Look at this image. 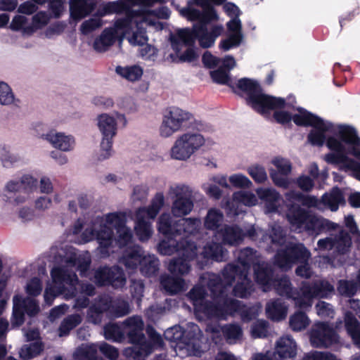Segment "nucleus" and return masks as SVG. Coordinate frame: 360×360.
I'll list each match as a JSON object with an SVG mask.
<instances>
[{"label":"nucleus","instance_id":"nucleus-1","mask_svg":"<svg viewBox=\"0 0 360 360\" xmlns=\"http://www.w3.org/2000/svg\"><path fill=\"white\" fill-rule=\"evenodd\" d=\"M127 213L122 211L98 216L89 222L79 219L72 227V233L82 232L81 239L83 243L96 240L98 255L101 258H106L114 252L116 245L121 248L131 242L133 233L131 229L127 226Z\"/></svg>","mask_w":360,"mask_h":360},{"label":"nucleus","instance_id":"nucleus-2","mask_svg":"<svg viewBox=\"0 0 360 360\" xmlns=\"http://www.w3.org/2000/svg\"><path fill=\"white\" fill-rule=\"evenodd\" d=\"M252 266L256 282L263 291L270 288L271 266L265 262L257 251L246 248L241 250L238 255V264H228L222 272L224 282L231 286L234 295L240 298L249 297L254 291V284L248 278L250 266Z\"/></svg>","mask_w":360,"mask_h":360},{"label":"nucleus","instance_id":"nucleus-3","mask_svg":"<svg viewBox=\"0 0 360 360\" xmlns=\"http://www.w3.org/2000/svg\"><path fill=\"white\" fill-rule=\"evenodd\" d=\"M91 257L88 253H79L70 249L62 258L61 264L55 266L51 271L52 283H49L44 291L45 303L50 306L59 295L66 299L74 297L79 283L76 270L81 276L88 277L91 264Z\"/></svg>","mask_w":360,"mask_h":360},{"label":"nucleus","instance_id":"nucleus-4","mask_svg":"<svg viewBox=\"0 0 360 360\" xmlns=\"http://www.w3.org/2000/svg\"><path fill=\"white\" fill-rule=\"evenodd\" d=\"M202 278L207 281V288L211 292V300L207 299L205 287L195 285L186 294L192 303L195 315L200 321L206 319H217L223 314V298L226 297L229 286L219 276L214 274H205Z\"/></svg>","mask_w":360,"mask_h":360},{"label":"nucleus","instance_id":"nucleus-5","mask_svg":"<svg viewBox=\"0 0 360 360\" xmlns=\"http://www.w3.org/2000/svg\"><path fill=\"white\" fill-rule=\"evenodd\" d=\"M271 235L268 238L271 240V248L274 250L278 248L275 255V264L281 269L288 270L296 262L303 263L295 269L298 276L309 278L314 272L307 262L311 254L301 243H292L287 241L286 233L281 225L275 224L271 228Z\"/></svg>","mask_w":360,"mask_h":360},{"label":"nucleus","instance_id":"nucleus-6","mask_svg":"<svg viewBox=\"0 0 360 360\" xmlns=\"http://www.w3.org/2000/svg\"><path fill=\"white\" fill-rule=\"evenodd\" d=\"M339 139L330 137L326 145L333 152L326 155L325 160L331 164L340 165L345 169H349L352 176L360 181V138L355 129L341 127Z\"/></svg>","mask_w":360,"mask_h":360},{"label":"nucleus","instance_id":"nucleus-7","mask_svg":"<svg viewBox=\"0 0 360 360\" xmlns=\"http://www.w3.org/2000/svg\"><path fill=\"white\" fill-rule=\"evenodd\" d=\"M275 224L270 226L269 234H264L262 229H256L255 226H250L243 230L236 224H225L214 233L216 241L207 243L205 245L202 251L203 256L216 262L224 261L227 257L228 251L223 247V245H238L246 236L254 240L261 236L263 242L271 245V240L268 237L274 235L271 228Z\"/></svg>","mask_w":360,"mask_h":360},{"label":"nucleus","instance_id":"nucleus-8","mask_svg":"<svg viewBox=\"0 0 360 360\" xmlns=\"http://www.w3.org/2000/svg\"><path fill=\"white\" fill-rule=\"evenodd\" d=\"M223 31L224 27L221 25L213 26L210 31L205 25H194L192 29H179L170 35L172 48L176 53L186 48L185 52L179 56V60L181 62H191L196 58L193 47L195 39H198L200 46L209 48L214 45L216 39Z\"/></svg>","mask_w":360,"mask_h":360},{"label":"nucleus","instance_id":"nucleus-9","mask_svg":"<svg viewBox=\"0 0 360 360\" xmlns=\"http://www.w3.org/2000/svg\"><path fill=\"white\" fill-rule=\"evenodd\" d=\"M284 103V106L269 109L262 115L266 116L270 110H274V117L278 123L287 124L293 120L297 125L311 126L313 129L308 135L309 141L314 146H323L326 141L325 133L332 131L333 124L301 108L297 109V113H292L290 110H294L295 108L288 103Z\"/></svg>","mask_w":360,"mask_h":360},{"label":"nucleus","instance_id":"nucleus-10","mask_svg":"<svg viewBox=\"0 0 360 360\" xmlns=\"http://www.w3.org/2000/svg\"><path fill=\"white\" fill-rule=\"evenodd\" d=\"M166 340L172 343L171 347L176 355L181 358L188 356H200L202 333L198 326L194 323H188L186 329L175 326L167 329L164 333Z\"/></svg>","mask_w":360,"mask_h":360},{"label":"nucleus","instance_id":"nucleus-11","mask_svg":"<svg viewBox=\"0 0 360 360\" xmlns=\"http://www.w3.org/2000/svg\"><path fill=\"white\" fill-rule=\"evenodd\" d=\"M234 86L233 91L238 90L244 93L248 105L260 114L285 105L283 98L264 94L259 84L252 79L242 78L237 83L234 82Z\"/></svg>","mask_w":360,"mask_h":360},{"label":"nucleus","instance_id":"nucleus-12","mask_svg":"<svg viewBox=\"0 0 360 360\" xmlns=\"http://www.w3.org/2000/svg\"><path fill=\"white\" fill-rule=\"evenodd\" d=\"M155 21L149 20L147 15L132 13L128 14L127 18H120L116 20V26L120 28L122 38L126 37L132 46H144L148 39L146 35V26L155 25Z\"/></svg>","mask_w":360,"mask_h":360},{"label":"nucleus","instance_id":"nucleus-13","mask_svg":"<svg viewBox=\"0 0 360 360\" xmlns=\"http://www.w3.org/2000/svg\"><path fill=\"white\" fill-rule=\"evenodd\" d=\"M289 221L295 230L299 232L305 230L309 233L316 235L324 231L336 230L339 228L337 224L312 214L302 208H298L295 212L289 215Z\"/></svg>","mask_w":360,"mask_h":360},{"label":"nucleus","instance_id":"nucleus-14","mask_svg":"<svg viewBox=\"0 0 360 360\" xmlns=\"http://www.w3.org/2000/svg\"><path fill=\"white\" fill-rule=\"evenodd\" d=\"M117 119L122 120L124 124H126L124 115L117 112L115 113V117L108 113H102L96 117V126L102 136L99 160H105L112 153L113 139L117 132Z\"/></svg>","mask_w":360,"mask_h":360},{"label":"nucleus","instance_id":"nucleus-15","mask_svg":"<svg viewBox=\"0 0 360 360\" xmlns=\"http://www.w3.org/2000/svg\"><path fill=\"white\" fill-rule=\"evenodd\" d=\"M334 290L333 285L326 279H317L311 283L304 281L300 287L301 297H296V307L302 309H309L314 298H328Z\"/></svg>","mask_w":360,"mask_h":360},{"label":"nucleus","instance_id":"nucleus-16","mask_svg":"<svg viewBox=\"0 0 360 360\" xmlns=\"http://www.w3.org/2000/svg\"><path fill=\"white\" fill-rule=\"evenodd\" d=\"M223 8L231 19L226 24L229 34L227 38L220 41L219 47L224 51H227L238 47L244 36L242 32V23L239 19L241 13L239 8L234 4L228 2L224 5Z\"/></svg>","mask_w":360,"mask_h":360},{"label":"nucleus","instance_id":"nucleus-17","mask_svg":"<svg viewBox=\"0 0 360 360\" xmlns=\"http://www.w3.org/2000/svg\"><path fill=\"white\" fill-rule=\"evenodd\" d=\"M205 143L202 135L188 131L179 136L170 150V156L177 160H187Z\"/></svg>","mask_w":360,"mask_h":360},{"label":"nucleus","instance_id":"nucleus-18","mask_svg":"<svg viewBox=\"0 0 360 360\" xmlns=\"http://www.w3.org/2000/svg\"><path fill=\"white\" fill-rule=\"evenodd\" d=\"M168 196L173 200L171 212L174 217L188 215L193 209V189L184 184H174L169 187Z\"/></svg>","mask_w":360,"mask_h":360},{"label":"nucleus","instance_id":"nucleus-19","mask_svg":"<svg viewBox=\"0 0 360 360\" xmlns=\"http://www.w3.org/2000/svg\"><path fill=\"white\" fill-rule=\"evenodd\" d=\"M193 117L191 112L180 108H168L163 116L159 127L160 136L169 138L181 131L184 126Z\"/></svg>","mask_w":360,"mask_h":360},{"label":"nucleus","instance_id":"nucleus-20","mask_svg":"<svg viewBox=\"0 0 360 360\" xmlns=\"http://www.w3.org/2000/svg\"><path fill=\"white\" fill-rule=\"evenodd\" d=\"M147 334L149 340L146 338L138 346H133L124 349V355L132 360H146V357L153 352L154 349L161 347L163 340L160 334L153 328H148Z\"/></svg>","mask_w":360,"mask_h":360},{"label":"nucleus","instance_id":"nucleus-21","mask_svg":"<svg viewBox=\"0 0 360 360\" xmlns=\"http://www.w3.org/2000/svg\"><path fill=\"white\" fill-rule=\"evenodd\" d=\"M223 300V314L219 319H225L228 314L233 315L238 313L245 321H249L258 316L261 311L262 305L257 304L252 307H246L242 302L235 300L228 295L226 297L222 296Z\"/></svg>","mask_w":360,"mask_h":360},{"label":"nucleus","instance_id":"nucleus-22","mask_svg":"<svg viewBox=\"0 0 360 360\" xmlns=\"http://www.w3.org/2000/svg\"><path fill=\"white\" fill-rule=\"evenodd\" d=\"M94 281L99 285H111L115 288H122L126 284V277L122 268L114 266H104L95 270Z\"/></svg>","mask_w":360,"mask_h":360},{"label":"nucleus","instance_id":"nucleus-23","mask_svg":"<svg viewBox=\"0 0 360 360\" xmlns=\"http://www.w3.org/2000/svg\"><path fill=\"white\" fill-rule=\"evenodd\" d=\"M194 1L202 8L201 11L189 6L183 8L181 13L189 20H198L199 23L196 25H205L207 27V23L217 18L215 11L210 4V0H194Z\"/></svg>","mask_w":360,"mask_h":360},{"label":"nucleus","instance_id":"nucleus-24","mask_svg":"<svg viewBox=\"0 0 360 360\" xmlns=\"http://www.w3.org/2000/svg\"><path fill=\"white\" fill-rule=\"evenodd\" d=\"M12 325L20 326L24 322V314L34 316L39 311V303L32 297L22 298L20 295H15L13 299Z\"/></svg>","mask_w":360,"mask_h":360},{"label":"nucleus","instance_id":"nucleus-25","mask_svg":"<svg viewBox=\"0 0 360 360\" xmlns=\"http://www.w3.org/2000/svg\"><path fill=\"white\" fill-rule=\"evenodd\" d=\"M197 255V247L193 242H187L186 247L184 248L183 252L178 258L170 260L167 269L174 275L184 276L188 274L191 270L189 262L193 259Z\"/></svg>","mask_w":360,"mask_h":360},{"label":"nucleus","instance_id":"nucleus-26","mask_svg":"<svg viewBox=\"0 0 360 360\" xmlns=\"http://www.w3.org/2000/svg\"><path fill=\"white\" fill-rule=\"evenodd\" d=\"M335 331L326 323H315L310 331V342L314 347H328L336 342Z\"/></svg>","mask_w":360,"mask_h":360},{"label":"nucleus","instance_id":"nucleus-27","mask_svg":"<svg viewBox=\"0 0 360 360\" xmlns=\"http://www.w3.org/2000/svg\"><path fill=\"white\" fill-rule=\"evenodd\" d=\"M124 336L128 338L129 342L138 346L145 338L143 333L144 323L142 318L134 315L128 317L122 322Z\"/></svg>","mask_w":360,"mask_h":360},{"label":"nucleus","instance_id":"nucleus-28","mask_svg":"<svg viewBox=\"0 0 360 360\" xmlns=\"http://www.w3.org/2000/svg\"><path fill=\"white\" fill-rule=\"evenodd\" d=\"M337 229L339 231V235L335 238L330 236L318 241L317 245L319 250H327L335 248L338 252L342 254L348 250L352 243L349 233L340 227Z\"/></svg>","mask_w":360,"mask_h":360},{"label":"nucleus","instance_id":"nucleus-29","mask_svg":"<svg viewBox=\"0 0 360 360\" xmlns=\"http://www.w3.org/2000/svg\"><path fill=\"white\" fill-rule=\"evenodd\" d=\"M257 203V198L253 193L240 191L233 194L231 200L226 202L225 208L229 214L238 215L243 212L242 205L251 207Z\"/></svg>","mask_w":360,"mask_h":360},{"label":"nucleus","instance_id":"nucleus-30","mask_svg":"<svg viewBox=\"0 0 360 360\" xmlns=\"http://www.w3.org/2000/svg\"><path fill=\"white\" fill-rule=\"evenodd\" d=\"M117 39L120 43L122 41L120 28L117 27L116 22L112 27L105 28L94 42V48L96 51L104 52L107 51Z\"/></svg>","mask_w":360,"mask_h":360},{"label":"nucleus","instance_id":"nucleus-31","mask_svg":"<svg viewBox=\"0 0 360 360\" xmlns=\"http://www.w3.org/2000/svg\"><path fill=\"white\" fill-rule=\"evenodd\" d=\"M44 138L53 148L63 152L71 151L75 148V141L74 137L63 132L51 130L46 133Z\"/></svg>","mask_w":360,"mask_h":360},{"label":"nucleus","instance_id":"nucleus-32","mask_svg":"<svg viewBox=\"0 0 360 360\" xmlns=\"http://www.w3.org/2000/svg\"><path fill=\"white\" fill-rule=\"evenodd\" d=\"M270 282V288L268 291L274 288L278 295L292 299L296 305V297H301V291L298 292L293 289L288 276H282L281 278L273 279V271L271 270Z\"/></svg>","mask_w":360,"mask_h":360},{"label":"nucleus","instance_id":"nucleus-33","mask_svg":"<svg viewBox=\"0 0 360 360\" xmlns=\"http://www.w3.org/2000/svg\"><path fill=\"white\" fill-rule=\"evenodd\" d=\"M109 301L106 294L101 295L95 298L87 311V321L94 324H100L103 319V313H108Z\"/></svg>","mask_w":360,"mask_h":360},{"label":"nucleus","instance_id":"nucleus-34","mask_svg":"<svg viewBox=\"0 0 360 360\" xmlns=\"http://www.w3.org/2000/svg\"><path fill=\"white\" fill-rule=\"evenodd\" d=\"M276 352L281 360H293L297 354L296 342L291 335H284L277 340Z\"/></svg>","mask_w":360,"mask_h":360},{"label":"nucleus","instance_id":"nucleus-35","mask_svg":"<svg viewBox=\"0 0 360 360\" xmlns=\"http://www.w3.org/2000/svg\"><path fill=\"white\" fill-rule=\"evenodd\" d=\"M143 214V211H137L135 214L134 230L139 239L142 242L148 241L153 233L152 221Z\"/></svg>","mask_w":360,"mask_h":360},{"label":"nucleus","instance_id":"nucleus-36","mask_svg":"<svg viewBox=\"0 0 360 360\" xmlns=\"http://www.w3.org/2000/svg\"><path fill=\"white\" fill-rule=\"evenodd\" d=\"M95 0H70V18L78 21L89 15L95 8Z\"/></svg>","mask_w":360,"mask_h":360},{"label":"nucleus","instance_id":"nucleus-37","mask_svg":"<svg viewBox=\"0 0 360 360\" xmlns=\"http://www.w3.org/2000/svg\"><path fill=\"white\" fill-rule=\"evenodd\" d=\"M257 194L264 202L266 212L271 213L278 211L281 201V196L278 192L274 188H258Z\"/></svg>","mask_w":360,"mask_h":360},{"label":"nucleus","instance_id":"nucleus-38","mask_svg":"<svg viewBox=\"0 0 360 360\" xmlns=\"http://www.w3.org/2000/svg\"><path fill=\"white\" fill-rule=\"evenodd\" d=\"M160 286L169 295H176L186 288L185 280L170 276L167 274H162L160 277Z\"/></svg>","mask_w":360,"mask_h":360},{"label":"nucleus","instance_id":"nucleus-39","mask_svg":"<svg viewBox=\"0 0 360 360\" xmlns=\"http://www.w3.org/2000/svg\"><path fill=\"white\" fill-rule=\"evenodd\" d=\"M136 4H132L129 0L125 1H112L106 4L103 8L102 11L101 12V15L104 16L105 15L112 14V13H124L125 17H128V14L132 13L133 15L138 14L139 13V9L133 10L130 7L131 6H136ZM141 6V4H139Z\"/></svg>","mask_w":360,"mask_h":360},{"label":"nucleus","instance_id":"nucleus-40","mask_svg":"<svg viewBox=\"0 0 360 360\" xmlns=\"http://www.w3.org/2000/svg\"><path fill=\"white\" fill-rule=\"evenodd\" d=\"M109 298L108 304V314L112 318H121L128 315L131 311L129 302L122 297L112 299L109 295L106 294Z\"/></svg>","mask_w":360,"mask_h":360},{"label":"nucleus","instance_id":"nucleus-41","mask_svg":"<svg viewBox=\"0 0 360 360\" xmlns=\"http://www.w3.org/2000/svg\"><path fill=\"white\" fill-rule=\"evenodd\" d=\"M143 251L140 246L136 245L127 249L120 262L125 266L128 270L136 269L140 265Z\"/></svg>","mask_w":360,"mask_h":360},{"label":"nucleus","instance_id":"nucleus-42","mask_svg":"<svg viewBox=\"0 0 360 360\" xmlns=\"http://www.w3.org/2000/svg\"><path fill=\"white\" fill-rule=\"evenodd\" d=\"M177 236L188 237L197 233L201 227V221L198 218H184L176 221Z\"/></svg>","mask_w":360,"mask_h":360},{"label":"nucleus","instance_id":"nucleus-43","mask_svg":"<svg viewBox=\"0 0 360 360\" xmlns=\"http://www.w3.org/2000/svg\"><path fill=\"white\" fill-rule=\"evenodd\" d=\"M265 310L269 319L275 321H279L286 317L288 307L281 300L276 299L268 302Z\"/></svg>","mask_w":360,"mask_h":360},{"label":"nucleus","instance_id":"nucleus-44","mask_svg":"<svg viewBox=\"0 0 360 360\" xmlns=\"http://www.w3.org/2000/svg\"><path fill=\"white\" fill-rule=\"evenodd\" d=\"M224 215L221 210L217 208H210L203 220V225L205 229L217 231L223 226Z\"/></svg>","mask_w":360,"mask_h":360},{"label":"nucleus","instance_id":"nucleus-45","mask_svg":"<svg viewBox=\"0 0 360 360\" xmlns=\"http://www.w3.org/2000/svg\"><path fill=\"white\" fill-rule=\"evenodd\" d=\"M174 237L167 238L162 240L158 245V252L163 255H172L177 252L179 255H181L183 250L186 247V243L188 240H182L178 242Z\"/></svg>","mask_w":360,"mask_h":360},{"label":"nucleus","instance_id":"nucleus-46","mask_svg":"<svg viewBox=\"0 0 360 360\" xmlns=\"http://www.w3.org/2000/svg\"><path fill=\"white\" fill-rule=\"evenodd\" d=\"M158 229L160 233L167 238L176 237L178 227L176 221L173 222L170 214L162 213L158 221Z\"/></svg>","mask_w":360,"mask_h":360},{"label":"nucleus","instance_id":"nucleus-47","mask_svg":"<svg viewBox=\"0 0 360 360\" xmlns=\"http://www.w3.org/2000/svg\"><path fill=\"white\" fill-rule=\"evenodd\" d=\"M321 202L333 212L337 211L340 205L345 203L343 194L338 188H333L330 192L325 193Z\"/></svg>","mask_w":360,"mask_h":360},{"label":"nucleus","instance_id":"nucleus-48","mask_svg":"<svg viewBox=\"0 0 360 360\" xmlns=\"http://www.w3.org/2000/svg\"><path fill=\"white\" fill-rule=\"evenodd\" d=\"M160 262L154 255H144L141 258L139 269L141 273L146 276H152L159 270Z\"/></svg>","mask_w":360,"mask_h":360},{"label":"nucleus","instance_id":"nucleus-49","mask_svg":"<svg viewBox=\"0 0 360 360\" xmlns=\"http://www.w3.org/2000/svg\"><path fill=\"white\" fill-rule=\"evenodd\" d=\"M165 195L163 193H157L151 200L150 204L148 207H142L137 211H143V214L146 215L148 219H155L158 214L164 206Z\"/></svg>","mask_w":360,"mask_h":360},{"label":"nucleus","instance_id":"nucleus-50","mask_svg":"<svg viewBox=\"0 0 360 360\" xmlns=\"http://www.w3.org/2000/svg\"><path fill=\"white\" fill-rule=\"evenodd\" d=\"M345 323L346 329L354 343L360 347V323L350 311H347L345 314Z\"/></svg>","mask_w":360,"mask_h":360},{"label":"nucleus","instance_id":"nucleus-51","mask_svg":"<svg viewBox=\"0 0 360 360\" xmlns=\"http://www.w3.org/2000/svg\"><path fill=\"white\" fill-rule=\"evenodd\" d=\"M115 72L122 78L131 82L141 79L143 73L142 68L137 65L117 66L115 69Z\"/></svg>","mask_w":360,"mask_h":360},{"label":"nucleus","instance_id":"nucleus-52","mask_svg":"<svg viewBox=\"0 0 360 360\" xmlns=\"http://www.w3.org/2000/svg\"><path fill=\"white\" fill-rule=\"evenodd\" d=\"M310 322L308 316L300 311L295 312L289 318V326L295 332L305 330L309 326Z\"/></svg>","mask_w":360,"mask_h":360},{"label":"nucleus","instance_id":"nucleus-53","mask_svg":"<svg viewBox=\"0 0 360 360\" xmlns=\"http://www.w3.org/2000/svg\"><path fill=\"white\" fill-rule=\"evenodd\" d=\"M104 336L106 340L122 342L125 339L124 332L122 328V324L119 326L117 323H109L105 326Z\"/></svg>","mask_w":360,"mask_h":360},{"label":"nucleus","instance_id":"nucleus-54","mask_svg":"<svg viewBox=\"0 0 360 360\" xmlns=\"http://www.w3.org/2000/svg\"><path fill=\"white\" fill-rule=\"evenodd\" d=\"M103 15H94L88 20H84L80 25L79 30L84 35H89L94 31L101 28L104 22L102 20Z\"/></svg>","mask_w":360,"mask_h":360},{"label":"nucleus","instance_id":"nucleus-55","mask_svg":"<svg viewBox=\"0 0 360 360\" xmlns=\"http://www.w3.org/2000/svg\"><path fill=\"white\" fill-rule=\"evenodd\" d=\"M10 28L13 31H20L23 35L32 34L28 31L31 28L30 19L25 15H15L10 24Z\"/></svg>","mask_w":360,"mask_h":360},{"label":"nucleus","instance_id":"nucleus-56","mask_svg":"<svg viewBox=\"0 0 360 360\" xmlns=\"http://www.w3.org/2000/svg\"><path fill=\"white\" fill-rule=\"evenodd\" d=\"M82 321L79 314H72L65 318L59 327V336L63 337L69 334L70 331L78 326Z\"/></svg>","mask_w":360,"mask_h":360},{"label":"nucleus","instance_id":"nucleus-57","mask_svg":"<svg viewBox=\"0 0 360 360\" xmlns=\"http://www.w3.org/2000/svg\"><path fill=\"white\" fill-rule=\"evenodd\" d=\"M19 100L15 98L11 88L4 82L0 81V104L18 106Z\"/></svg>","mask_w":360,"mask_h":360},{"label":"nucleus","instance_id":"nucleus-58","mask_svg":"<svg viewBox=\"0 0 360 360\" xmlns=\"http://www.w3.org/2000/svg\"><path fill=\"white\" fill-rule=\"evenodd\" d=\"M221 330L229 343L236 342L243 335L241 327L236 323L226 324L221 327Z\"/></svg>","mask_w":360,"mask_h":360},{"label":"nucleus","instance_id":"nucleus-59","mask_svg":"<svg viewBox=\"0 0 360 360\" xmlns=\"http://www.w3.org/2000/svg\"><path fill=\"white\" fill-rule=\"evenodd\" d=\"M139 13H144L147 15V18L149 20L155 21V25H153L155 27H160V22L157 20V18L167 19L170 16V11L167 7L162 6L156 10H148V9H139Z\"/></svg>","mask_w":360,"mask_h":360},{"label":"nucleus","instance_id":"nucleus-60","mask_svg":"<svg viewBox=\"0 0 360 360\" xmlns=\"http://www.w3.org/2000/svg\"><path fill=\"white\" fill-rule=\"evenodd\" d=\"M43 349L41 342L37 341L22 347L19 354L22 359L30 360L37 356Z\"/></svg>","mask_w":360,"mask_h":360},{"label":"nucleus","instance_id":"nucleus-61","mask_svg":"<svg viewBox=\"0 0 360 360\" xmlns=\"http://www.w3.org/2000/svg\"><path fill=\"white\" fill-rule=\"evenodd\" d=\"M358 285L354 281L340 280L338 283L337 290L342 296L351 297L358 291Z\"/></svg>","mask_w":360,"mask_h":360},{"label":"nucleus","instance_id":"nucleus-62","mask_svg":"<svg viewBox=\"0 0 360 360\" xmlns=\"http://www.w3.org/2000/svg\"><path fill=\"white\" fill-rule=\"evenodd\" d=\"M210 75L214 82L220 84H226L234 89V82L230 77L229 72L222 67H219L216 70L211 71Z\"/></svg>","mask_w":360,"mask_h":360},{"label":"nucleus","instance_id":"nucleus-63","mask_svg":"<svg viewBox=\"0 0 360 360\" xmlns=\"http://www.w3.org/2000/svg\"><path fill=\"white\" fill-rule=\"evenodd\" d=\"M302 197L303 194L302 193L295 191H290L285 194V203L289 210L288 219L291 213H294L298 208H301L299 205H296V204L297 202L301 203Z\"/></svg>","mask_w":360,"mask_h":360},{"label":"nucleus","instance_id":"nucleus-64","mask_svg":"<svg viewBox=\"0 0 360 360\" xmlns=\"http://www.w3.org/2000/svg\"><path fill=\"white\" fill-rule=\"evenodd\" d=\"M49 15L44 11H40L32 16L30 20L31 28H29L30 32H35L39 29L46 26L49 21Z\"/></svg>","mask_w":360,"mask_h":360}]
</instances>
